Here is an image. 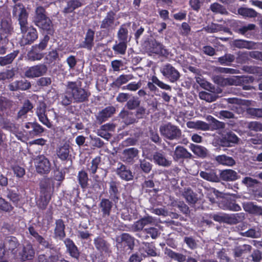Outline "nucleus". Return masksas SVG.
Returning <instances> with one entry per match:
<instances>
[{"label": "nucleus", "mask_w": 262, "mask_h": 262, "mask_svg": "<svg viewBox=\"0 0 262 262\" xmlns=\"http://www.w3.org/2000/svg\"><path fill=\"white\" fill-rule=\"evenodd\" d=\"M13 14L18 16L19 25L23 34L22 43L26 45L33 42L37 38V32L34 28L27 27V14L24 6L20 4L16 5L14 7Z\"/></svg>", "instance_id": "nucleus-1"}, {"label": "nucleus", "mask_w": 262, "mask_h": 262, "mask_svg": "<svg viewBox=\"0 0 262 262\" xmlns=\"http://www.w3.org/2000/svg\"><path fill=\"white\" fill-rule=\"evenodd\" d=\"M40 188V195L37 201V204L40 208H43L51 199V194L54 189L53 180L51 179H43L41 182Z\"/></svg>", "instance_id": "nucleus-2"}, {"label": "nucleus", "mask_w": 262, "mask_h": 262, "mask_svg": "<svg viewBox=\"0 0 262 262\" xmlns=\"http://www.w3.org/2000/svg\"><path fill=\"white\" fill-rule=\"evenodd\" d=\"M66 86L74 99V102H82L87 99L88 92L81 88L80 82H68Z\"/></svg>", "instance_id": "nucleus-3"}, {"label": "nucleus", "mask_w": 262, "mask_h": 262, "mask_svg": "<svg viewBox=\"0 0 262 262\" xmlns=\"http://www.w3.org/2000/svg\"><path fill=\"white\" fill-rule=\"evenodd\" d=\"M0 125L2 128L12 132L18 140L23 142H25L29 139V135H31L32 132L30 131L28 133L25 131L23 133L19 132L18 127L6 119H2L0 120Z\"/></svg>", "instance_id": "nucleus-4"}, {"label": "nucleus", "mask_w": 262, "mask_h": 262, "mask_svg": "<svg viewBox=\"0 0 262 262\" xmlns=\"http://www.w3.org/2000/svg\"><path fill=\"white\" fill-rule=\"evenodd\" d=\"M160 130L162 136L170 140L177 139L181 135V130L177 126L171 124L162 126Z\"/></svg>", "instance_id": "nucleus-5"}, {"label": "nucleus", "mask_w": 262, "mask_h": 262, "mask_svg": "<svg viewBox=\"0 0 262 262\" xmlns=\"http://www.w3.org/2000/svg\"><path fill=\"white\" fill-rule=\"evenodd\" d=\"M162 75L171 82H174L180 78V74L178 71L170 64L164 65L160 69Z\"/></svg>", "instance_id": "nucleus-6"}, {"label": "nucleus", "mask_w": 262, "mask_h": 262, "mask_svg": "<svg viewBox=\"0 0 262 262\" xmlns=\"http://www.w3.org/2000/svg\"><path fill=\"white\" fill-rule=\"evenodd\" d=\"M36 169L38 173H47L50 170L51 165L49 160L43 156H39L35 159Z\"/></svg>", "instance_id": "nucleus-7"}, {"label": "nucleus", "mask_w": 262, "mask_h": 262, "mask_svg": "<svg viewBox=\"0 0 262 262\" xmlns=\"http://www.w3.org/2000/svg\"><path fill=\"white\" fill-rule=\"evenodd\" d=\"M36 114L39 120L48 128L52 126L46 114V104L43 102H40L36 107Z\"/></svg>", "instance_id": "nucleus-8"}, {"label": "nucleus", "mask_w": 262, "mask_h": 262, "mask_svg": "<svg viewBox=\"0 0 262 262\" xmlns=\"http://www.w3.org/2000/svg\"><path fill=\"white\" fill-rule=\"evenodd\" d=\"M35 255V251L32 245L28 243H25L22 248L18 252V257L22 260L32 259Z\"/></svg>", "instance_id": "nucleus-9"}, {"label": "nucleus", "mask_w": 262, "mask_h": 262, "mask_svg": "<svg viewBox=\"0 0 262 262\" xmlns=\"http://www.w3.org/2000/svg\"><path fill=\"white\" fill-rule=\"evenodd\" d=\"M46 71L43 65H38L28 68L25 71V76L28 78H35L42 76Z\"/></svg>", "instance_id": "nucleus-10"}, {"label": "nucleus", "mask_w": 262, "mask_h": 262, "mask_svg": "<svg viewBox=\"0 0 262 262\" xmlns=\"http://www.w3.org/2000/svg\"><path fill=\"white\" fill-rule=\"evenodd\" d=\"M118 24L119 23L115 20L114 13L112 11H110L107 13L106 16L102 20L101 24V28L111 30L114 29Z\"/></svg>", "instance_id": "nucleus-11"}, {"label": "nucleus", "mask_w": 262, "mask_h": 262, "mask_svg": "<svg viewBox=\"0 0 262 262\" xmlns=\"http://www.w3.org/2000/svg\"><path fill=\"white\" fill-rule=\"evenodd\" d=\"M245 214L244 212H239L230 214V224H236L240 223L237 228L238 231H242L245 229L247 226L243 223V221L245 219Z\"/></svg>", "instance_id": "nucleus-12"}, {"label": "nucleus", "mask_w": 262, "mask_h": 262, "mask_svg": "<svg viewBox=\"0 0 262 262\" xmlns=\"http://www.w3.org/2000/svg\"><path fill=\"white\" fill-rule=\"evenodd\" d=\"M252 248V246L248 244L236 246L232 249L233 256L235 258H241L245 254L250 253Z\"/></svg>", "instance_id": "nucleus-13"}, {"label": "nucleus", "mask_w": 262, "mask_h": 262, "mask_svg": "<svg viewBox=\"0 0 262 262\" xmlns=\"http://www.w3.org/2000/svg\"><path fill=\"white\" fill-rule=\"evenodd\" d=\"M232 45L238 49L251 50L255 48L256 43L252 41L244 39H235L233 41Z\"/></svg>", "instance_id": "nucleus-14"}, {"label": "nucleus", "mask_w": 262, "mask_h": 262, "mask_svg": "<svg viewBox=\"0 0 262 262\" xmlns=\"http://www.w3.org/2000/svg\"><path fill=\"white\" fill-rule=\"evenodd\" d=\"M115 129V126L111 124H106L102 125L98 130V135L101 137L108 139L111 136V132Z\"/></svg>", "instance_id": "nucleus-15"}, {"label": "nucleus", "mask_w": 262, "mask_h": 262, "mask_svg": "<svg viewBox=\"0 0 262 262\" xmlns=\"http://www.w3.org/2000/svg\"><path fill=\"white\" fill-rule=\"evenodd\" d=\"M138 154L137 149L134 148H130L123 151L122 159L124 161L130 162L137 157Z\"/></svg>", "instance_id": "nucleus-16"}, {"label": "nucleus", "mask_w": 262, "mask_h": 262, "mask_svg": "<svg viewBox=\"0 0 262 262\" xmlns=\"http://www.w3.org/2000/svg\"><path fill=\"white\" fill-rule=\"evenodd\" d=\"M35 24L42 29L47 31L49 34L53 33L52 23L48 17H46L41 20L39 19L36 20Z\"/></svg>", "instance_id": "nucleus-17"}, {"label": "nucleus", "mask_w": 262, "mask_h": 262, "mask_svg": "<svg viewBox=\"0 0 262 262\" xmlns=\"http://www.w3.org/2000/svg\"><path fill=\"white\" fill-rule=\"evenodd\" d=\"M31 86V84L27 80H21L15 81L9 86L11 91H15L17 90H26Z\"/></svg>", "instance_id": "nucleus-18"}, {"label": "nucleus", "mask_w": 262, "mask_h": 262, "mask_svg": "<svg viewBox=\"0 0 262 262\" xmlns=\"http://www.w3.org/2000/svg\"><path fill=\"white\" fill-rule=\"evenodd\" d=\"M140 252L143 257H145L147 255L152 256L156 255L154 246L149 243L143 244L142 248L140 250Z\"/></svg>", "instance_id": "nucleus-19"}, {"label": "nucleus", "mask_w": 262, "mask_h": 262, "mask_svg": "<svg viewBox=\"0 0 262 262\" xmlns=\"http://www.w3.org/2000/svg\"><path fill=\"white\" fill-rule=\"evenodd\" d=\"M117 172L121 179L126 181L132 180L133 177L132 172L123 165H121L120 167L117 168Z\"/></svg>", "instance_id": "nucleus-20"}, {"label": "nucleus", "mask_w": 262, "mask_h": 262, "mask_svg": "<svg viewBox=\"0 0 262 262\" xmlns=\"http://www.w3.org/2000/svg\"><path fill=\"white\" fill-rule=\"evenodd\" d=\"M64 243L70 255L77 258L79 256V252L74 243L70 239H66L64 241Z\"/></svg>", "instance_id": "nucleus-21"}, {"label": "nucleus", "mask_w": 262, "mask_h": 262, "mask_svg": "<svg viewBox=\"0 0 262 262\" xmlns=\"http://www.w3.org/2000/svg\"><path fill=\"white\" fill-rule=\"evenodd\" d=\"M187 126L189 128L196 129L207 130L209 128L208 125L202 121H189L186 124Z\"/></svg>", "instance_id": "nucleus-22"}, {"label": "nucleus", "mask_w": 262, "mask_h": 262, "mask_svg": "<svg viewBox=\"0 0 262 262\" xmlns=\"http://www.w3.org/2000/svg\"><path fill=\"white\" fill-rule=\"evenodd\" d=\"M238 13L244 17L254 18L257 16V13L252 8H239Z\"/></svg>", "instance_id": "nucleus-23"}, {"label": "nucleus", "mask_w": 262, "mask_h": 262, "mask_svg": "<svg viewBox=\"0 0 262 262\" xmlns=\"http://www.w3.org/2000/svg\"><path fill=\"white\" fill-rule=\"evenodd\" d=\"M191 154L187 150L182 146H178L175 150L173 158L178 160L180 158H189Z\"/></svg>", "instance_id": "nucleus-24"}, {"label": "nucleus", "mask_w": 262, "mask_h": 262, "mask_svg": "<svg viewBox=\"0 0 262 262\" xmlns=\"http://www.w3.org/2000/svg\"><path fill=\"white\" fill-rule=\"evenodd\" d=\"M154 160L159 165L168 166L170 165V162L167 160L164 156L160 152H156L154 155Z\"/></svg>", "instance_id": "nucleus-25"}, {"label": "nucleus", "mask_w": 262, "mask_h": 262, "mask_svg": "<svg viewBox=\"0 0 262 262\" xmlns=\"http://www.w3.org/2000/svg\"><path fill=\"white\" fill-rule=\"evenodd\" d=\"M60 99L61 103L65 106L70 104L73 101H74V99L71 96V93L69 92V90H68V88L67 86L65 93L61 95Z\"/></svg>", "instance_id": "nucleus-26"}, {"label": "nucleus", "mask_w": 262, "mask_h": 262, "mask_svg": "<svg viewBox=\"0 0 262 262\" xmlns=\"http://www.w3.org/2000/svg\"><path fill=\"white\" fill-rule=\"evenodd\" d=\"M199 97L202 100L210 102L216 99L217 95L215 93L202 91L200 92Z\"/></svg>", "instance_id": "nucleus-27"}, {"label": "nucleus", "mask_w": 262, "mask_h": 262, "mask_svg": "<svg viewBox=\"0 0 262 262\" xmlns=\"http://www.w3.org/2000/svg\"><path fill=\"white\" fill-rule=\"evenodd\" d=\"M17 54L18 51H15L5 57H0V64L5 66L11 63Z\"/></svg>", "instance_id": "nucleus-28"}, {"label": "nucleus", "mask_w": 262, "mask_h": 262, "mask_svg": "<svg viewBox=\"0 0 262 262\" xmlns=\"http://www.w3.org/2000/svg\"><path fill=\"white\" fill-rule=\"evenodd\" d=\"M64 225L63 222L60 220H57L56 222V227L55 229V233L57 236L62 238L64 236Z\"/></svg>", "instance_id": "nucleus-29"}, {"label": "nucleus", "mask_w": 262, "mask_h": 262, "mask_svg": "<svg viewBox=\"0 0 262 262\" xmlns=\"http://www.w3.org/2000/svg\"><path fill=\"white\" fill-rule=\"evenodd\" d=\"M39 262H69L64 259H60L58 255L52 256L47 259L46 257L44 255H40L38 257Z\"/></svg>", "instance_id": "nucleus-30"}, {"label": "nucleus", "mask_w": 262, "mask_h": 262, "mask_svg": "<svg viewBox=\"0 0 262 262\" xmlns=\"http://www.w3.org/2000/svg\"><path fill=\"white\" fill-rule=\"evenodd\" d=\"M33 108L32 104L29 101H26L23 104V107L18 113V117L21 118L25 117L26 114Z\"/></svg>", "instance_id": "nucleus-31"}, {"label": "nucleus", "mask_w": 262, "mask_h": 262, "mask_svg": "<svg viewBox=\"0 0 262 262\" xmlns=\"http://www.w3.org/2000/svg\"><path fill=\"white\" fill-rule=\"evenodd\" d=\"M37 51V47H33L32 50L29 51L27 55L29 59L33 61L39 60L43 57L42 54L36 52Z\"/></svg>", "instance_id": "nucleus-32"}, {"label": "nucleus", "mask_w": 262, "mask_h": 262, "mask_svg": "<svg viewBox=\"0 0 262 262\" xmlns=\"http://www.w3.org/2000/svg\"><path fill=\"white\" fill-rule=\"evenodd\" d=\"M190 147L193 153L198 156L204 157L206 155V149L201 146L191 144Z\"/></svg>", "instance_id": "nucleus-33"}, {"label": "nucleus", "mask_w": 262, "mask_h": 262, "mask_svg": "<svg viewBox=\"0 0 262 262\" xmlns=\"http://www.w3.org/2000/svg\"><path fill=\"white\" fill-rule=\"evenodd\" d=\"M69 154V146L67 144H64L59 148L57 155L60 159L61 160H66L68 157Z\"/></svg>", "instance_id": "nucleus-34"}, {"label": "nucleus", "mask_w": 262, "mask_h": 262, "mask_svg": "<svg viewBox=\"0 0 262 262\" xmlns=\"http://www.w3.org/2000/svg\"><path fill=\"white\" fill-rule=\"evenodd\" d=\"M200 174L203 179L209 181L216 182L218 179L217 177L213 171H210L209 172L201 171Z\"/></svg>", "instance_id": "nucleus-35"}, {"label": "nucleus", "mask_w": 262, "mask_h": 262, "mask_svg": "<svg viewBox=\"0 0 262 262\" xmlns=\"http://www.w3.org/2000/svg\"><path fill=\"white\" fill-rule=\"evenodd\" d=\"M115 112L113 106H108L103 110L99 114V117L103 120L111 117Z\"/></svg>", "instance_id": "nucleus-36"}, {"label": "nucleus", "mask_w": 262, "mask_h": 262, "mask_svg": "<svg viewBox=\"0 0 262 262\" xmlns=\"http://www.w3.org/2000/svg\"><path fill=\"white\" fill-rule=\"evenodd\" d=\"M246 112L252 118H262V108L249 107Z\"/></svg>", "instance_id": "nucleus-37"}, {"label": "nucleus", "mask_w": 262, "mask_h": 262, "mask_svg": "<svg viewBox=\"0 0 262 262\" xmlns=\"http://www.w3.org/2000/svg\"><path fill=\"white\" fill-rule=\"evenodd\" d=\"M81 6V3L78 1H71L68 3L67 7L64 8L65 13H70L72 12L76 8Z\"/></svg>", "instance_id": "nucleus-38"}, {"label": "nucleus", "mask_w": 262, "mask_h": 262, "mask_svg": "<svg viewBox=\"0 0 262 262\" xmlns=\"http://www.w3.org/2000/svg\"><path fill=\"white\" fill-rule=\"evenodd\" d=\"M94 32L91 30H89L86 33L85 38V47L91 49L94 40Z\"/></svg>", "instance_id": "nucleus-39"}, {"label": "nucleus", "mask_w": 262, "mask_h": 262, "mask_svg": "<svg viewBox=\"0 0 262 262\" xmlns=\"http://www.w3.org/2000/svg\"><path fill=\"white\" fill-rule=\"evenodd\" d=\"M247 127L254 132H262V123L258 121H251L248 123Z\"/></svg>", "instance_id": "nucleus-40"}, {"label": "nucleus", "mask_w": 262, "mask_h": 262, "mask_svg": "<svg viewBox=\"0 0 262 262\" xmlns=\"http://www.w3.org/2000/svg\"><path fill=\"white\" fill-rule=\"evenodd\" d=\"M255 25L253 24H249L248 25L243 26L241 27L237 28L235 31L238 34L242 35H245L248 31L254 30Z\"/></svg>", "instance_id": "nucleus-41"}, {"label": "nucleus", "mask_w": 262, "mask_h": 262, "mask_svg": "<svg viewBox=\"0 0 262 262\" xmlns=\"http://www.w3.org/2000/svg\"><path fill=\"white\" fill-rule=\"evenodd\" d=\"M243 70L250 74H258L261 73L262 68L252 66H244Z\"/></svg>", "instance_id": "nucleus-42"}, {"label": "nucleus", "mask_w": 262, "mask_h": 262, "mask_svg": "<svg viewBox=\"0 0 262 262\" xmlns=\"http://www.w3.org/2000/svg\"><path fill=\"white\" fill-rule=\"evenodd\" d=\"M100 206L103 214L108 215L112 207L111 202L108 200H102L100 203Z\"/></svg>", "instance_id": "nucleus-43"}, {"label": "nucleus", "mask_w": 262, "mask_h": 262, "mask_svg": "<svg viewBox=\"0 0 262 262\" xmlns=\"http://www.w3.org/2000/svg\"><path fill=\"white\" fill-rule=\"evenodd\" d=\"M120 117L123 119V121L126 124L133 123L135 119L132 117V114L127 111H123L120 114Z\"/></svg>", "instance_id": "nucleus-44"}, {"label": "nucleus", "mask_w": 262, "mask_h": 262, "mask_svg": "<svg viewBox=\"0 0 262 262\" xmlns=\"http://www.w3.org/2000/svg\"><path fill=\"white\" fill-rule=\"evenodd\" d=\"M6 246L9 250H11L14 254H16L17 250H15V249L18 246V242L15 237H11L6 243Z\"/></svg>", "instance_id": "nucleus-45"}, {"label": "nucleus", "mask_w": 262, "mask_h": 262, "mask_svg": "<svg viewBox=\"0 0 262 262\" xmlns=\"http://www.w3.org/2000/svg\"><path fill=\"white\" fill-rule=\"evenodd\" d=\"M187 201L190 203H194L196 201V198L193 191L189 189L185 190L184 194Z\"/></svg>", "instance_id": "nucleus-46"}, {"label": "nucleus", "mask_w": 262, "mask_h": 262, "mask_svg": "<svg viewBox=\"0 0 262 262\" xmlns=\"http://www.w3.org/2000/svg\"><path fill=\"white\" fill-rule=\"evenodd\" d=\"M127 46L125 41H121L119 43L114 46L113 50L121 54H124L126 52Z\"/></svg>", "instance_id": "nucleus-47"}, {"label": "nucleus", "mask_w": 262, "mask_h": 262, "mask_svg": "<svg viewBox=\"0 0 262 262\" xmlns=\"http://www.w3.org/2000/svg\"><path fill=\"white\" fill-rule=\"evenodd\" d=\"M167 254L170 257L177 260L179 262L184 261L186 259V257L184 255L181 254L175 253L170 250H167Z\"/></svg>", "instance_id": "nucleus-48"}, {"label": "nucleus", "mask_w": 262, "mask_h": 262, "mask_svg": "<svg viewBox=\"0 0 262 262\" xmlns=\"http://www.w3.org/2000/svg\"><path fill=\"white\" fill-rule=\"evenodd\" d=\"M241 234L244 236L251 238H257L260 235V233L254 228H250L244 232H241Z\"/></svg>", "instance_id": "nucleus-49"}, {"label": "nucleus", "mask_w": 262, "mask_h": 262, "mask_svg": "<svg viewBox=\"0 0 262 262\" xmlns=\"http://www.w3.org/2000/svg\"><path fill=\"white\" fill-rule=\"evenodd\" d=\"M78 180L79 184L82 188H85L87 186L88 177L85 171H81L79 172Z\"/></svg>", "instance_id": "nucleus-50"}, {"label": "nucleus", "mask_w": 262, "mask_h": 262, "mask_svg": "<svg viewBox=\"0 0 262 262\" xmlns=\"http://www.w3.org/2000/svg\"><path fill=\"white\" fill-rule=\"evenodd\" d=\"M132 77L129 75H122L120 76L115 81V84L119 86L124 83H126L129 80L132 79Z\"/></svg>", "instance_id": "nucleus-51"}, {"label": "nucleus", "mask_w": 262, "mask_h": 262, "mask_svg": "<svg viewBox=\"0 0 262 262\" xmlns=\"http://www.w3.org/2000/svg\"><path fill=\"white\" fill-rule=\"evenodd\" d=\"M253 262H260L262 260V252L258 249H254L250 255Z\"/></svg>", "instance_id": "nucleus-52"}, {"label": "nucleus", "mask_w": 262, "mask_h": 262, "mask_svg": "<svg viewBox=\"0 0 262 262\" xmlns=\"http://www.w3.org/2000/svg\"><path fill=\"white\" fill-rule=\"evenodd\" d=\"M95 244L96 248L100 251H106L107 245L105 242L101 238L98 237L95 239Z\"/></svg>", "instance_id": "nucleus-53"}, {"label": "nucleus", "mask_w": 262, "mask_h": 262, "mask_svg": "<svg viewBox=\"0 0 262 262\" xmlns=\"http://www.w3.org/2000/svg\"><path fill=\"white\" fill-rule=\"evenodd\" d=\"M151 81L153 83L156 84L158 86H159L160 88L166 90H170L171 89L170 86L164 83H163L162 81H161L156 76H152L151 78Z\"/></svg>", "instance_id": "nucleus-54"}, {"label": "nucleus", "mask_w": 262, "mask_h": 262, "mask_svg": "<svg viewBox=\"0 0 262 262\" xmlns=\"http://www.w3.org/2000/svg\"><path fill=\"white\" fill-rule=\"evenodd\" d=\"M12 208L13 207L8 202L0 197V210L6 212H9L12 210Z\"/></svg>", "instance_id": "nucleus-55"}, {"label": "nucleus", "mask_w": 262, "mask_h": 262, "mask_svg": "<svg viewBox=\"0 0 262 262\" xmlns=\"http://www.w3.org/2000/svg\"><path fill=\"white\" fill-rule=\"evenodd\" d=\"M46 17L44 9L41 7H37L36 10V15L34 19V23L36 24V20L38 19L41 20Z\"/></svg>", "instance_id": "nucleus-56"}, {"label": "nucleus", "mask_w": 262, "mask_h": 262, "mask_svg": "<svg viewBox=\"0 0 262 262\" xmlns=\"http://www.w3.org/2000/svg\"><path fill=\"white\" fill-rule=\"evenodd\" d=\"M100 162V158L96 157L91 162V166L89 168V171L92 173H95L98 168V166Z\"/></svg>", "instance_id": "nucleus-57"}, {"label": "nucleus", "mask_w": 262, "mask_h": 262, "mask_svg": "<svg viewBox=\"0 0 262 262\" xmlns=\"http://www.w3.org/2000/svg\"><path fill=\"white\" fill-rule=\"evenodd\" d=\"M242 182L247 187H253L258 183L257 180L251 177H245Z\"/></svg>", "instance_id": "nucleus-58"}, {"label": "nucleus", "mask_w": 262, "mask_h": 262, "mask_svg": "<svg viewBox=\"0 0 262 262\" xmlns=\"http://www.w3.org/2000/svg\"><path fill=\"white\" fill-rule=\"evenodd\" d=\"M127 30L123 27H121L118 31V37L120 40L126 41L127 37Z\"/></svg>", "instance_id": "nucleus-59"}, {"label": "nucleus", "mask_w": 262, "mask_h": 262, "mask_svg": "<svg viewBox=\"0 0 262 262\" xmlns=\"http://www.w3.org/2000/svg\"><path fill=\"white\" fill-rule=\"evenodd\" d=\"M249 142L250 144H253L255 145L262 144V135L257 134L253 138L250 139L249 140Z\"/></svg>", "instance_id": "nucleus-60"}, {"label": "nucleus", "mask_w": 262, "mask_h": 262, "mask_svg": "<svg viewBox=\"0 0 262 262\" xmlns=\"http://www.w3.org/2000/svg\"><path fill=\"white\" fill-rule=\"evenodd\" d=\"M13 170L14 174L17 177L21 178L25 174V170L24 168L19 166H15L13 167Z\"/></svg>", "instance_id": "nucleus-61"}, {"label": "nucleus", "mask_w": 262, "mask_h": 262, "mask_svg": "<svg viewBox=\"0 0 262 262\" xmlns=\"http://www.w3.org/2000/svg\"><path fill=\"white\" fill-rule=\"evenodd\" d=\"M140 101L137 98H133L130 99L127 103V107L133 110L139 105Z\"/></svg>", "instance_id": "nucleus-62"}, {"label": "nucleus", "mask_w": 262, "mask_h": 262, "mask_svg": "<svg viewBox=\"0 0 262 262\" xmlns=\"http://www.w3.org/2000/svg\"><path fill=\"white\" fill-rule=\"evenodd\" d=\"M196 81L201 87L207 90L210 88V84L201 77H197L196 78Z\"/></svg>", "instance_id": "nucleus-63"}, {"label": "nucleus", "mask_w": 262, "mask_h": 262, "mask_svg": "<svg viewBox=\"0 0 262 262\" xmlns=\"http://www.w3.org/2000/svg\"><path fill=\"white\" fill-rule=\"evenodd\" d=\"M216 160L220 164L224 165H228L229 164V158L225 155H220L216 157Z\"/></svg>", "instance_id": "nucleus-64"}]
</instances>
